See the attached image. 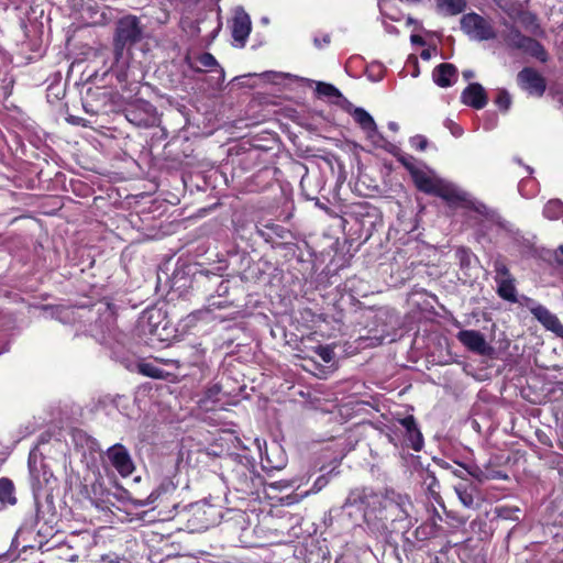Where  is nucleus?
I'll list each match as a JSON object with an SVG mask.
<instances>
[{
  "instance_id": "a878e982",
  "label": "nucleus",
  "mask_w": 563,
  "mask_h": 563,
  "mask_svg": "<svg viewBox=\"0 0 563 563\" xmlns=\"http://www.w3.org/2000/svg\"><path fill=\"white\" fill-rule=\"evenodd\" d=\"M179 496L180 495H173L157 498L154 508H157L159 514L164 515L166 519L179 517V511H181V507L184 506Z\"/></svg>"
},
{
  "instance_id": "dca6fc26",
  "label": "nucleus",
  "mask_w": 563,
  "mask_h": 563,
  "mask_svg": "<svg viewBox=\"0 0 563 563\" xmlns=\"http://www.w3.org/2000/svg\"><path fill=\"white\" fill-rule=\"evenodd\" d=\"M167 324L166 313L161 308L145 310L139 320L141 330L151 334H158V329L165 330Z\"/></svg>"
},
{
  "instance_id": "4468645a",
  "label": "nucleus",
  "mask_w": 563,
  "mask_h": 563,
  "mask_svg": "<svg viewBox=\"0 0 563 563\" xmlns=\"http://www.w3.org/2000/svg\"><path fill=\"white\" fill-rule=\"evenodd\" d=\"M110 96L100 87H89L81 97L84 110L89 114H99L106 110Z\"/></svg>"
},
{
  "instance_id": "58836bf2",
  "label": "nucleus",
  "mask_w": 563,
  "mask_h": 563,
  "mask_svg": "<svg viewBox=\"0 0 563 563\" xmlns=\"http://www.w3.org/2000/svg\"><path fill=\"white\" fill-rule=\"evenodd\" d=\"M543 216L549 220H559L563 217V202L560 199L549 200L543 208Z\"/></svg>"
},
{
  "instance_id": "f257e3e1",
  "label": "nucleus",
  "mask_w": 563,
  "mask_h": 563,
  "mask_svg": "<svg viewBox=\"0 0 563 563\" xmlns=\"http://www.w3.org/2000/svg\"><path fill=\"white\" fill-rule=\"evenodd\" d=\"M145 37V25L139 16L126 14L115 22L112 35L113 63L111 71L122 84V89L133 90L132 85L139 84L134 71L130 66L132 47L141 43Z\"/></svg>"
},
{
  "instance_id": "f8f14e48",
  "label": "nucleus",
  "mask_w": 563,
  "mask_h": 563,
  "mask_svg": "<svg viewBox=\"0 0 563 563\" xmlns=\"http://www.w3.org/2000/svg\"><path fill=\"white\" fill-rule=\"evenodd\" d=\"M519 86L530 95L543 96L547 89L545 79L532 67L522 68L517 75Z\"/></svg>"
},
{
  "instance_id": "052dcab7",
  "label": "nucleus",
  "mask_w": 563,
  "mask_h": 563,
  "mask_svg": "<svg viewBox=\"0 0 563 563\" xmlns=\"http://www.w3.org/2000/svg\"><path fill=\"white\" fill-rule=\"evenodd\" d=\"M467 473L479 482L487 479L488 476L478 466L465 467Z\"/></svg>"
},
{
  "instance_id": "72a5a7b5",
  "label": "nucleus",
  "mask_w": 563,
  "mask_h": 563,
  "mask_svg": "<svg viewBox=\"0 0 563 563\" xmlns=\"http://www.w3.org/2000/svg\"><path fill=\"white\" fill-rule=\"evenodd\" d=\"M14 484L8 477L0 478V510L16 504Z\"/></svg>"
},
{
  "instance_id": "f03ea898",
  "label": "nucleus",
  "mask_w": 563,
  "mask_h": 563,
  "mask_svg": "<svg viewBox=\"0 0 563 563\" xmlns=\"http://www.w3.org/2000/svg\"><path fill=\"white\" fill-rule=\"evenodd\" d=\"M232 467L228 472V479L236 492L253 495L263 484L262 476L256 472L253 461L241 454L231 457Z\"/></svg>"
},
{
  "instance_id": "0eeeda50",
  "label": "nucleus",
  "mask_w": 563,
  "mask_h": 563,
  "mask_svg": "<svg viewBox=\"0 0 563 563\" xmlns=\"http://www.w3.org/2000/svg\"><path fill=\"white\" fill-rule=\"evenodd\" d=\"M504 41L510 48L523 51L542 63L548 60V53L544 46L536 38L522 34L521 31L512 24L509 25Z\"/></svg>"
},
{
  "instance_id": "4d7b16f0",
  "label": "nucleus",
  "mask_w": 563,
  "mask_h": 563,
  "mask_svg": "<svg viewBox=\"0 0 563 563\" xmlns=\"http://www.w3.org/2000/svg\"><path fill=\"white\" fill-rule=\"evenodd\" d=\"M336 99L338 100L334 103L352 115L353 110H355L356 107H354L353 103L349 101L343 95L342 97H338Z\"/></svg>"
},
{
  "instance_id": "3c124183",
  "label": "nucleus",
  "mask_w": 563,
  "mask_h": 563,
  "mask_svg": "<svg viewBox=\"0 0 563 563\" xmlns=\"http://www.w3.org/2000/svg\"><path fill=\"white\" fill-rule=\"evenodd\" d=\"M332 472H333V470L328 472L327 474H322V475L318 476L316 478L312 487L310 488V492L318 493L322 488H324L330 482V476H331Z\"/></svg>"
},
{
  "instance_id": "a18cd8bd",
  "label": "nucleus",
  "mask_w": 563,
  "mask_h": 563,
  "mask_svg": "<svg viewBox=\"0 0 563 563\" xmlns=\"http://www.w3.org/2000/svg\"><path fill=\"white\" fill-rule=\"evenodd\" d=\"M496 106L503 112H507L511 106V96L506 89H499L495 98Z\"/></svg>"
},
{
  "instance_id": "c03bdc74",
  "label": "nucleus",
  "mask_w": 563,
  "mask_h": 563,
  "mask_svg": "<svg viewBox=\"0 0 563 563\" xmlns=\"http://www.w3.org/2000/svg\"><path fill=\"white\" fill-rule=\"evenodd\" d=\"M0 330L5 332H13L18 330L16 319L12 313H4L0 311Z\"/></svg>"
},
{
  "instance_id": "6e6552de",
  "label": "nucleus",
  "mask_w": 563,
  "mask_h": 563,
  "mask_svg": "<svg viewBox=\"0 0 563 563\" xmlns=\"http://www.w3.org/2000/svg\"><path fill=\"white\" fill-rule=\"evenodd\" d=\"M371 495L366 489H353L347 495L344 504L340 509H344L341 515L342 522H345V528L358 526L365 518V507L368 505V497Z\"/></svg>"
},
{
  "instance_id": "c85d7f7f",
  "label": "nucleus",
  "mask_w": 563,
  "mask_h": 563,
  "mask_svg": "<svg viewBox=\"0 0 563 563\" xmlns=\"http://www.w3.org/2000/svg\"><path fill=\"white\" fill-rule=\"evenodd\" d=\"M455 257L459 262L460 268L464 272V275L471 277L472 271L476 268V264L478 263L477 256L470 247L459 246L455 250Z\"/></svg>"
},
{
  "instance_id": "1a4fd4ad",
  "label": "nucleus",
  "mask_w": 563,
  "mask_h": 563,
  "mask_svg": "<svg viewBox=\"0 0 563 563\" xmlns=\"http://www.w3.org/2000/svg\"><path fill=\"white\" fill-rule=\"evenodd\" d=\"M345 222L354 221L360 225V231L364 232L368 238L375 229L377 222L380 221V211L377 207L368 202H357L350 207L345 213Z\"/></svg>"
},
{
  "instance_id": "13d9d810",
  "label": "nucleus",
  "mask_w": 563,
  "mask_h": 563,
  "mask_svg": "<svg viewBox=\"0 0 563 563\" xmlns=\"http://www.w3.org/2000/svg\"><path fill=\"white\" fill-rule=\"evenodd\" d=\"M444 126L450 130L451 134L455 137H460L463 134V129L461 125L452 121L451 119H446L444 121Z\"/></svg>"
},
{
  "instance_id": "ea45409f",
  "label": "nucleus",
  "mask_w": 563,
  "mask_h": 563,
  "mask_svg": "<svg viewBox=\"0 0 563 563\" xmlns=\"http://www.w3.org/2000/svg\"><path fill=\"white\" fill-rule=\"evenodd\" d=\"M344 512V509H340V507H333L331 508L323 518V522L327 527H333L334 525L338 526V528L342 529L345 528V522H342L341 515Z\"/></svg>"
},
{
  "instance_id": "680f3d73",
  "label": "nucleus",
  "mask_w": 563,
  "mask_h": 563,
  "mask_svg": "<svg viewBox=\"0 0 563 563\" xmlns=\"http://www.w3.org/2000/svg\"><path fill=\"white\" fill-rule=\"evenodd\" d=\"M187 277L185 275L184 272H175L174 275H173V278H172V285H170V289H175L176 288V284L180 280H185L187 282Z\"/></svg>"
},
{
  "instance_id": "c9c22d12",
  "label": "nucleus",
  "mask_w": 563,
  "mask_h": 563,
  "mask_svg": "<svg viewBox=\"0 0 563 563\" xmlns=\"http://www.w3.org/2000/svg\"><path fill=\"white\" fill-rule=\"evenodd\" d=\"M231 288V280L222 277L220 282H218V286L214 290V297L224 298L219 302H212L211 306L217 307L219 309L225 308L233 305V300L228 299L229 292Z\"/></svg>"
},
{
  "instance_id": "a19ab883",
  "label": "nucleus",
  "mask_w": 563,
  "mask_h": 563,
  "mask_svg": "<svg viewBox=\"0 0 563 563\" xmlns=\"http://www.w3.org/2000/svg\"><path fill=\"white\" fill-rule=\"evenodd\" d=\"M112 357L119 362L121 365H123L126 369L130 372L136 371V365L139 364L141 358L135 357L131 354H120L117 351H112Z\"/></svg>"
},
{
  "instance_id": "79ce46f5",
  "label": "nucleus",
  "mask_w": 563,
  "mask_h": 563,
  "mask_svg": "<svg viewBox=\"0 0 563 563\" xmlns=\"http://www.w3.org/2000/svg\"><path fill=\"white\" fill-rule=\"evenodd\" d=\"M455 492L459 496V499L465 507H467V508L475 507L476 503H475L474 495L471 490L467 489V487L460 485V486L455 487Z\"/></svg>"
},
{
  "instance_id": "6ab92c4d",
  "label": "nucleus",
  "mask_w": 563,
  "mask_h": 563,
  "mask_svg": "<svg viewBox=\"0 0 563 563\" xmlns=\"http://www.w3.org/2000/svg\"><path fill=\"white\" fill-rule=\"evenodd\" d=\"M251 18L244 11L243 8H239L235 11V15L232 22V38L239 42L241 46L245 45V42L251 33Z\"/></svg>"
},
{
  "instance_id": "2eb2a0df",
  "label": "nucleus",
  "mask_w": 563,
  "mask_h": 563,
  "mask_svg": "<svg viewBox=\"0 0 563 563\" xmlns=\"http://www.w3.org/2000/svg\"><path fill=\"white\" fill-rule=\"evenodd\" d=\"M256 233L266 242L272 244L273 247L285 246L289 244V239L292 238L290 230L276 223H269L263 228L256 227Z\"/></svg>"
},
{
  "instance_id": "f704fd0d",
  "label": "nucleus",
  "mask_w": 563,
  "mask_h": 563,
  "mask_svg": "<svg viewBox=\"0 0 563 563\" xmlns=\"http://www.w3.org/2000/svg\"><path fill=\"white\" fill-rule=\"evenodd\" d=\"M497 283V294L500 298L504 300H507L509 302H517V291L515 287V279L514 278H495Z\"/></svg>"
},
{
  "instance_id": "9d476101",
  "label": "nucleus",
  "mask_w": 563,
  "mask_h": 563,
  "mask_svg": "<svg viewBox=\"0 0 563 563\" xmlns=\"http://www.w3.org/2000/svg\"><path fill=\"white\" fill-rule=\"evenodd\" d=\"M457 340L471 352L482 356L494 357L496 350L489 345L483 333L477 330H461Z\"/></svg>"
},
{
  "instance_id": "338daca9",
  "label": "nucleus",
  "mask_w": 563,
  "mask_h": 563,
  "mask_svg": "<svg viewBox=\"0 0 563 563\" xmlns=\"http://www.w3.org/2000/svg\"><path fill=\"white\" fill-rule=\"evenodd\" d=\"M413 536L416 539L418 540H423L427 538V533H426V528L420 526L418 527L415 532H413Z\"/></svg>"
},
{
  "instance_id": "0e129e2a",
  "label": "nucleus",
  "mask_w": 563,
  "mask_h": 563,
  "mask_svg": "<svg viewBox=\"0 0 563 563\" xmlns=\"http://www.w3.org/2000/svg\"><path fill=\"white\" fill-rule=\"evenodd\" d=\"M330 43V35L325 34L321 40L319 37L313 38V44L317 48H321L323 44Z\"/></svg>"
},
{
  "instance_id": "09e8293b",
  "label": "nucleus",
  "mask_w": 563,
  "mask_h": 563,
  "mask_svg": "<svg viewBox=\"0 0 563 563\" xmlns=\"http://www.w3.org/2000/svg\"><path fill=\"white\" fill-rule=\"evenodd\" d=\"M316 353L324 363L332 362L335 355L333 349L329 345H318Z\"/></svg>"
},
{
  "instance_id": "b1692460",
  "label": "nucleus",
  "mask_w": 563,
  "mask_h": 563,
  "mask_svg": "<svg viewBox=\"0 0 563 563\" xmlns=\"http://www.w3.org/2000/svg\"><path fill=\"white\" fill-rule=\"evenodd\" d=\"M354 121L367 133L368 139L384 140V135L378 131L373 117L363 108H355L352 114Z\"/></svg>"
},
{
  "instance_id": "ddd939ff",
  "label": "nucleus",
  "mask_w": 563,
  "mask_h": 563,
  "mask_svg": "<svg viewBox=\"0 0 563 563\" xmlns=\"http://www.w3.org/2000/svg\"><path fill=\"white\" fill-rule=\"evenodd\" d=\"M47 541L36 540L32 530L27 528H20L14 538L12 539L9 551H13L15 559L27 550H43Z\"/></svg>"
},
{
  "instance_id": "774afa93",
  "label": "nucleus",
  "mask_w": 563,
  "mask_h": 563,
  "mask_svg": "<svg viewBox=\"0 0 563 563\" xmlns=\"http://www.w3.org/2000/svg\"><path fill=\"white\" fill-rule=\"evenodd\" d=\"M15 560V555L13 553V551H5L3 553H0V562L2 561H13Z\"/></svg>"
},
{
  "instance_id": "4c0bfd02",
  "label": "nucleus",
  "mask_w": 563,
  "mask_h": 563,
  "mask_svg": "<svg viewBox=\"0 0 563 563\" xmlns=\"http://www.w3.org/2000/svg\"><path fill=\"white\" fill-rule=\"evenodd\" d=\"M423 484L427 486V490L434 500L440 498V483L435 476V473L428 467L424 470Z\"/></svg>"
},
{
  "instance_id": "e2e57ef3",
  "label": "nucleus",
  "mask_w": 563,
  "mask_h": 563,
  "mask_svg": "<svg viewBox=\"0 0 563 563\" xmlns=\"http://www.w3.org/2000/svg\"><path fill=\"white\" fill-rule=\"evenodd\" d=\"M521 306H526L527 308L530 309V307H533V306H541L540 303L536 302L533 299L522 295L520 298H518V301Z\"/></svg>"
},
{
  "instance_id": "7ed1b4c3",
  "label": "nucleus",
  "mask_w": 563,
  "mask_h": 563,
  "mask_svg": "<svg viewBox=\"0 0 563 563\" xmlns=\"http://www.w3.org/2000/svg\"><path fill=\"white\" fill-rule=\"evenodd\" d=\"M221 511L206 500L189 503L181 507L179 511V521L185 522L189 531H203L214 526Z\"/></svg>"
},
{
  "instance_id": "c756f323",
  "label": "nucleus",
  "mask_w": 563,
  "mask_h": 563,
  "mask_svg": "<svg viewBox=\"0 0 563 563\" xmlns=\"http://www.w3.org/2000/svg\"><path fill=\"white\" fill-rule=\"evenodd\" d=\"M467 8V0H435V10L443 16H455Z\"/></svg>"
},
{
  "instance_id": "8fccbe9b",
  "label": "nucleus",
  "mask_w": 563,
  "mask_h": 563,
  "mask_svg": "<svg viewBox=\"0 0 563 563\" xmlns=\"http://www.w3.org/2000/svg\"><path fill=\"white\" fill-rule=\"evenodd\" d=\"M198 62L200 63L201 66L207 67V68L219 67V63L216 59V57L211 53H208V52L200 54L198 56Z\"/></svg>"
},
{
  "instance_id": "9b49d317",
  "label": "nucleus",
  "mask_w": 563,
  "mask_h": 563,
  "mask_svg": "<svg viewBox=\"0 0 563 563\" xmlns=\"http://www.w3.org/2000/svg\"><path fill=\"white\" fill-rule=\"evenodd\" d=\"M106 454L111 465L121 476L126 477L131 475L135 470L134 462L130 455V452L123 444H113L107 450Z\"/></svg>"
},
{
  "instance_id": "39448f33",
  "label": "nucleus",
  "mask_w": 563,
  "mask_h": 563,
  "mask_svg": "<svg viewBox=\"0 0 563 563\" xmlns=\"http://www.w3.org/2000/svg\"><path fill=\"white\" fill-rule=\"evenodd\" d=\"M461 30L470 40L484 42L497 37L492 19L485 18L476 12H468L460 19Z\"/></svg>"
},
{
  "instance_id": "bb28decb",
  "label": "nucleus",
  "mask_w": 563,
  "mask_h": 563,
  "mask_svg": "<svg viewBox=\"0 0 563 563\" xmlns=\"http://www.w3.org/2000/svg\"><path fill=\"white\" fill-rule=\"evenodd\" d=\"M498 228L505 231L512 243L521 251H531L533 249V242L529 238H526L522 232L518 228H515L509 221L504 220V222H499Z\"/></svg>"
},
{
  "instance_id": "864d4df0",
  "label": "nucleus",
  "mask_w": 563,
  "mask_h": 563,
  "mask_svg": "<svg viewBox=\"0 0 563 563\" xmlns=\"http://www.w3.org/2000/svg\"><path fill=\"white\" fill-rule=\"evenodd\" d=\"M494 269L496 273V278H512L509 268L500 260H496L494 262Z\"/></svg>"
},
{
  "instance_id": "603ef678",
  "label": "nucleus",
  "mask_w": 563,
  "mask_h": 563,
  "mask_svg": "<svg viewBox=\"0 0 563 563\" xmlns=\"http://www.w3.org/2000/svg\"><path fill=\"white\" fill-rule=\"evenodd\" d=\"M37 308L42 310L46 317L58 320L59 310L63 309V305H41Z\"/></svg>"
},
{
  "instance_id": "412c9836",
  "label": "nucleus",
  "mask_w": 563,
  "mask_h": 563,
  "mask_svg": "<svg viewBox=\"0 0 563 563\" xmlns=\"http://www.w3.org/2000/svg\"><path fill=\"white\" fill-rule=\"evenodd\" d=\"M533 317L547 329L555 333L558 336L563 333V324L559 318L548 310L544 306L530 307Z\"/></svg>"
},
{
  "instance_id": "423d86ee",
  "label": "nucleus",
  "mask_w": 563,
  "mask_h": 563,
  "mask_svg": "<svg viewBox=\"0 0 563 563\" xmlns=\"http://www.w3.org/2000/svg\"><path fill=\"white\" fill-rule=\"evenodd\" d=\"M126 120L139 128H153L161 123L157 109L144 99H134L124 107Z\"/></svg>"
},
{
  "instance_id": "5fc2aeb1",
  "label": "nucleus",
  "mask_w": 563,
  "mask_h": 563,
  "mask_svg": "<svg viewBox=\"0 0 563 563\" xmlns=\"http://www.w3.org/2000/svg\"><path fill=\"white\" fill-rule=\"evenodd\" d=\"M410 145L417 151H424L428 147V140L426 136L417 134L410 137Z\"/></svg>"
},
{
  "instance_id": "aec40b11",
  "label": "nucleus",
  "mask_w": 563,
  "mask_h": 563,
  "mask_svg": "<svg viewBox=\"0 0 563 563\" xmlns=\"http://www.w3.org/2000/svg\"><path fill=\"white\" fill-rule=\"evenodd\" d=\"M461 101L468 107L479 110L487 104L488 97L481 84L472 82L463 90Z\"/></svg>"
},
{
  "instance_id": "37998d69",
  "label": "nucleus",
  "mask_w": 563,
  "mask_h": 563,
  "mask_svg": "<svg viewBox=\"0 0 563 563\" xmlns=\"http://www.w3.org/2000/svg\"><path fill=\"white\" fill-rule=\"evenodd\" d=\"M316 91L318 95L324 96V97H335V98L342 97L341 91L335 86H333L332 84L323 82V81L317 82Z\"/></svg>"
},
{
  "instance_id": "f3484780",
  "label": "nucleus",
  "mask_w": 563,
  "mask_h": 563,
  "mask_svg": "<svg viewBox=\"0 0 563 563\" xmlns=\"http://www.w3.org/2000/svg\"><path fill=\"white\" fill-rule=\"evenodd\" d=\"M222 277L221 274L203 268L194 273L192 282L196 287L206 295L207 299L210 300L214 297L218 282H220Z\"/></svg>"
},
{
  "instance_id": "bf43d9fd",
  "label": "nucleus",
  "mask_w": 563,
  "mask_h": 563,
  "mask_svg": "<svg viewBox=\"0 0 563 563\" xmlns=\"http://www.w3.org/2000/svg\"><path fill=\"white\" fill-rule=\"evenodd\" d=\"M221 391V387L218 384L212 385L211 387L207 388L205 391V398L208 400L217 401L218 395Z\"/></svg>"
},
{
  "instance_id": "49530a36",
  "label": "nucleus",
  "mask_w": 563,
  "mask_h": 563,
  "mask_svg": "<svg viewBox=\"0 0 563 563\" xmlns=\"http://www.w3.org/2000/svg\"><path fill=\"white\" fill-rule=\"evenodd\" d=\"M397 161L408 170L410 176L415 174L418 167L413 164L415 157L411 155H404L401 152L396 157Z\"/></svg>"
},
{
  "instance_id": "e433bc0d",
  "label": "nucleus",
  "mask_w": 563,
  "mask_h": 563,
  "mask_svg": "<svg viewBox=\"0 0 563 563\" xmlns=\"http://www.w3.org/2000/svg\"><path fill=\"white\" fill-rule=\"evenodd\" d=\"M135 372L154 379H164L166 376V372L164 369L157 367L151 362H146L145 360H140Z\"/></svg>"
},
{
  "instance_id": "a211bd4d",
  "label": "nucleus",
  "mask_w": 563,
  "mask_h": 563,
  "mask_svg": "<svg viewBox=\"0 0 563 563\" xmlns=\"http://www.w3.org/2000/svg\"><path fill=\"white\" fill-rule=\"evenodd\" d=\"M399 423L405 429V441L407 445L415 451H420L423 448V435L418 427L417 420L412 415H408L399 419Z\"/></svg>"
},
{
  "instance_id": "2f4dec72",
  "label": "nucleus",
  "mask_w": 563,
  "mask_h": 563,
  "mask_svg": "<svg viewBox=\"0 0 563 563\" xmlns=\"http://www.w3.org/2000/svg\"><path fill=\"white\" fill-rule=\"evenodd\" d=\"M411 178L417 189L428 195L434 194L438 183L441 180L430 177L426 172L419 168L415 172Z\"/></svg>"
},
{
  "instance_id": "6e6d98bb",
  "label": "nucleus",
  "mask_w": 563,
  "mask_h": 563,
  "mask_svg": "<svg viewBox=\"0 0 563 563\" xmlns=\"http://www.w3.org/2000/svg\"><path fill=\"white\" fill-rule=\"evenodd\" d=\"M373 142L375 144L377 143H382L380 146L386 150L388 153H390L391 155H394L395 157L398 156V154L401 152L400 148L398 146H396L395 144L390 143L389 141H387L385 137L384 140H378V139H374Z\"/></svg>"
},
{
  "instance_id": "69168bd1",
  "label": "nucleus",
  "mask_w": 563,
  "mask_h": 563,
  "mask_svg": "<svg viewBox=\"0 0 563 563\" xmlns=\"http://www.w3.org/2000/svg\"><path fill=\"white\" fill-rule=\"evenodd\" d=\"M410 42L413 45H419V46H424L426 45L424 38L422 36L418 35V34H412L410 36Z\"/></svg>"
},
{
  "instance_id": "4be33fe9",
  "label": "nucleus",
  "mask_w": 563,
  "mask_h": 563,
  "mask_svg": "<svg viewBox=\"0 0 563 563\" xmlns=\"http://www.w3.org/2000/svg\"><path fill=\"white\" fill-rule=\"evenodd\" d=\"M173 495H180V492L178 490L177 485L174 483L172 477H165L145 500H133V504L139 506H148L155 504L157 498Z\"/></svg>"
},
{
  "instance_id": "de8ad7c7",
  "label": "nucleus",
  "mask_w": 563,
  "mask_h": 563,
  "mask_svg": "<svg viewBox=\"0 0 563 563\" xmlns=\"http://www.w3.org/2000/svg\"><path fill=\"white\" fill-rule=\"evenodd\" d=\"M383 558L387 563H401L399 550L396 544H389V548L385 550Z\"/></svg>"
},
{
  "instance_id": "393cba45",
  "label": "nucleus",
  "mask_w": 563,
  "mask_h": 563,
  "mask_svg": "<svg viewBox=\"0 0 563 563\" xmlns=\"http://www.w3.org/2000/svg\"><path fill=\"white\" fill-rule=\"evenodd\" d=\"M457 77V68L450 63H442L438 65L432 73L433 81L442 88L450 87L454 84Z\"/></svg>"
},
{
  "instance_id": "473e14b6",
  "label": "nucleus",
  "mask_w": 563,
  "mask_h": 563,
  "mask_svg": "<svg viewBox=\"0 0 563 563\" xmlns=\"http://www.w3.org/2000/svg\"><path fill=\"white\" fill-rule=\"evenodd\" d=\"M285 75L283 73L277 71H264L260 75L257 74H247L243 76H236L232 81L236 82L240 87H249L253 88L254 84L250 82L251 79L254 77H261L265 79L266 81H271L273 84H277V79H282Z\"/></svg>"
},
{
  "instance_id": "20e7f679",
  "label": "nucleus",
  "mask_w": 563,
  "mask_h": 563,
  "mask_svg": "<svg viewBox=\"0 0 563 563\" xmlns=\"http://www.w3.org/2000/svg\"><path fill=\"white\" fill-rule=\"evenodd\" d=\"M385 507L390 508L391 510L397 511L396 518L399 522H402V528L405 529L402 532L404 537V548L405 550L408 547H412V542L409 538L406 537L408 530L417 522L411 515V510L413 509V505L410 498L407 495H401L396 493L394 489H386L384 494Z\"/></svg>"
},
{
  "instance_id": "7c9ffc66",
  "label": "nucleus",
  "mask_w": 563,
  "mask_h": 563,
  "mask_svg": "<svg viewBox=\"0 0 563 563\" xmlns=\"http://www.w3.org/2000/svg\"><path fill=\"white\" fill-rule=\"evenodd\" d=\"M464 207L473 210L474 212L483 216L485 219L494 222L497 227H499V222H504V218L498 213L497 210L487 207L484 202L477 200H468L464 201Z\"/></svg>"
},
{
  "instance_id": "5701e85b",
  "label": "nucleus",
  "mask_w": 563,
  "mask_h": 563,
  "mask_svg": "<svg viewBox=\"0 0 563 563\" xmlns=\"http://www.w3.org/2000/svg\"><path fill=\"white\" fill-rule=\"evenodd\" d=\"M100 308L95 312L93 308L86 307H66L63 306V309L59 310L58 321L64 324L74 323L77 320L85 319L86 321H90L92 314H100Z\"/></svg>"
},
{
  "instance_id": "cd10ccee",
  "label": "nucleus",
  "mask_w": 563,
  "mask_h": 563,
  "mask_svg": "<svg viewBox=\"0 0 563 563\" xmlns=\"http://www.w3.org/2000/svg\"><path fill=\"white\" fill-rule=\"evenodd\" d=\"M433 196L446 201L450 206L466 201V192L457 190L454 186L444 183L442 179L438 183Z\"/></svg>"
}]
</instances>
